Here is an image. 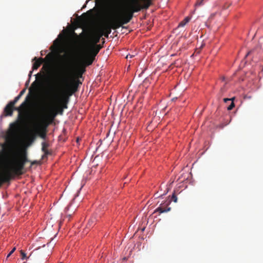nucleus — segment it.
Here are the masks:
<instances>
[{"mask_svg":"<svg viewBox=\"0 0 263 263\" xmlns=\"http://www.w3.org/2000/svg\"><path fill=\"white\" fill-rule=\"evenodd\" d=\"M61 41L58 39H56L54 40L53 42V45L57 49H58L60 45Z\"/></svg>","mask_w":263,"mask_h":263,"instance_id":"16","label":"nucleus"},{"mask_svg":"<svg viewBox=\"0 0 263 263\" xmlns=\"http://www.w3.org/2000/svg\"><path fill=\"white\" fill-rule=\"evenodd\" d=\"M74 200V199L73 200ZM73 202V201H72L70 203V204L67 206L66 209H65V212H66V214L69 216H70L72 214H73L75 212V211L76 210V208H74L72 209V211L70 212H69V211L70 210V209L71 208V206H72V202Z\"/></svg>","mask_w":263,"mask_h":263,"instance_id":"13","label":"nucleus"},{"mask_svg":"<svg viewBox=\"0 0 263 263\" xmlns=\"http://www.w3.org/2000/svg\"><path fill=\"white\" fill-rule=\"evenodd\" d=\"M102 36V34L99 32V31H97V32L92 34L90 37V44H98L100 42V39Z\"/></svg>","mask_w":263,"mask_h":263,"instance_id":"10","label":"nucleus"},{"mask_svg":"<svg viewBox=\"0 0 263 263\" xmlns=\"http://www.w3.org/2000/svg\"><path fill=\"white\" fill-rule=\"evenodd\" d=\"M29 161L26 151H21L17 158L13 161L11 169L0 173V187L3 183L9 181L14 175H22L26 163Z\"/></svg>","mask_w":263,"mask_h":263,"instance_id":"1","label":"nucleus"},{"mask_svg":"<svg viewBox=\"0 0 263 263\" xmlns=\"http://www.w3.org/2000/svg\"><path fill=\"white\" fill-rule=\"evenodd\" d=\"M134 57H135V55L128 54L126 55V59L128 60V59L133 58Z\"/></svg>","mask_w":263,"mask_h":263,"instance_id":"24","label":"nucleus"},{"mask_svg":"<svg viewBox=\"0 0 263 263\" xmlns=\"http://www.w3.org/2000/svg\"><path fill=\"white\" fill-rule=\"evenodd\" d=\"M28 97L18 107H15L13 105L9 102L5 107L4 113L5 116H11L14 110L18 111V119L22 124H25L27 123L28 114L26 108L28 106Z\"/></svg>","mask_w":263,"mask_h":263,"instance_id":"5","label":"nucleus"},{"mask_svg":"<svg viewBox=\"0 0 263 263\" xmlns=\"http://www.w3.org/2000/svg\"><path fill=\"white\" fill-rule=\"evenodd\" d=\"M204 0H198L195 4V7L200 6L203 5V2Z\"/></svg>","mask_w":263,"mask_h":263,"instance_id":"19","label":"nucleus"},{"mask_svg":"<svg viewBox=\"0 0 263 263\" xmlns=\"http://www.w3.org/2000/svg\"><path fill=\"white\" fill-rule=\"evenodd\" d=\"M21 98V95H18L17 97H16L12 101H10V102L11 103V104H12V105H13L14 106V105L16 103V102L19 100V99Z\"/></svg>","mask_w":263,"mask_h":263,"instance_id":"17","label":"nucleus"},{"mask_svg":"<svg viewBox=\"0 0 263 263\" xmlns=\"http://www.w3.org/2000/svg\"><path fill=\"white\" fill-rule=\"evenodd\" d=\"M101 48L102 46L98 44L89 45L87 54L84 59L83 62L85 65L83 66V67L79 69L78 72V77H81L82 76V74L85 72L86 66H89L92 63L95 57Z\"/></svg>","mask_w":263,"mask_h":263,"instance_id":"7","label":"nucleus"},{"mask_svg":"<svg viewBox=\"0 0 263 263\" xmlns=\"http://www.w3.org/2000/svg\"><path fill=\"white\" fill-rule=\"evenodd\" d=\"M235 104L233 102V101H231V104L228 107L227 109L229 110H232Z\"/></svg>","mask_w":263,"mask_h":263,"instance_id":"20","label":"nucleus"},{"mask_svg":"<svg viewBox=\"0 0 263 263\" xmlns=\"http://www.w3.org/2000/svg\"><path fill=\"white\" fill-rule=\"evenodd\" d=\"M168 201H170V202L173 201L174 202H177V197L175 194V193H174L171 197V199L169 200Z\"/></svg>","mask_w":263,"mask_h":263,"instance_id":"18","label":"nucleus"},{"mask_svg":"<svg viewBox=\"0 0 263 263\" xmlns=\"http://www.w3.org/2000/svg\"><path fill=\"white\" fill-rule=\"evenodd\" d=\"M234 99H235V98H232L231 99L224 98L223 99V101H224V102L227 103L228 101H233L234 100Z\"/></svg>","mask_w":263,"mask_h":263,"instance_id":"23","label":"nucleus"},{"mask_svg":"<svg viewBox=\"0 0 263 263\" xmlns=\"http://www.w3.org/2000/svg\"><path fill=\"white\" fill-rule=\"evenodd\" d=\"M129 2L123 14L126 18L125 23L130 21L135 12L143 9H147L151 5V0H129Z\"/></svg>","mask_w":263,"mask_h":263,"instance_id":"4","label":"nucleus"},{"mask_svg":"<svg viewBox=\"0 0 263 263\" xmlns=\"http://www.w3.org/2000/svg\"><path fill=\"white\" fill-rule=\"evenodd\" d=\"M126 18L123 14L119 17H115L110 20L107 23H104L101 28L99 30V32L106 37H108L109 34L111 32V29H117L122 26L125 23Z\"/></svg>","mask_w":263,"mask_h":263,"instance_id":"6","label":"nucleus"},{"mask_svg":"<svg viewBox=\"0 0 263 263\" xmlns=\"http://www.w3.org/2000/svg\"><path fill=\"white\" fill-rule=\"evenodd\" d=\"M57 116V112L51 110L48 114H46L37 124L35 132L31 133L28 137L27 140L30 143H32L36 138V135H39L42 139L46 138V130L49 124L51 123Z\"/></svg>","mask_w":263,"mask_h":263,"instance_id":"3","label":"nucleus"},{"mask_svg":"<svg viewBox=\"0 0 263 263\" xmlns=\"http://www.w3.org/2000/svg\"><path fill=\"white\" fill-rule=\"evenodd\" d=\"M25 89H23V90H22L20 92V94H19L18 95H21V97H22V95L24 94V93L25 92Z\"/></svg>","mask_w":263,"mask_h":263,"instance_id":"26","label":"nucleus"},{"mask_svg":"<svg viewBox=\"0 0 263 263\" xmlns=\"http://www.w3.org/2000/svg\"><path fill=\"white\" fill-rule=\"evenodd\" d=\"M20 253H21V256H22V259H27L26 255V254L25 253V252L23 250H21L20 251Z\"/></svg>","mask_w":263,"mask_h":263,"instance_id":"21","label":"nucleus"},{"mask_svg":"<svg viewBox=\"0 0 263 263\" xmlns=\"http://www.w3.org/2000/svg\"><path fill=\"white\" fill-rule=\"evenodd\" d=\"M49 145V144L47 142H43L42 143V151L44 153V155L45 156H47L50 154V153L47 149V147Z\"/></svg>","mask_w":263,"mask_h":263,"instance_id":"12","label":"nucleus"},{"mask_svg":"<svg viewBox=\"0 0 263 263\" xmlns=\"http://www.w3.org/2000/svg\"><path fill=\"white\" fill-rule=\"evenodd\" d=\"M36 163V161L31 162V165H34V164H35Z\"/></svg>","mask_w":263,"mask_h":263,"instance_id":"27","label":"nucleus"},{"mask_svg":"<svg viewBox=\"0 0 263 263\" xmlns=\"http://www.w3.org/2000/svg\"><path fill=\"white\" fill-rule=\"evenodd\" d=\"M32 71H30L29 74V77H31V76L32 74Z\"/></svg>","mask_w":263,"mask_h":263,"instance_id":"28","label":"nucleus"},{"mask_svg":"<svg viewBox=\"0 0 263 263\" xmlns=\"http://www.w3.org/2000/svg\"><path fill=\"white\" fill-rule=\"evenodd\" d=\"M96 219L95 217H91L88 221L87 226H86V229H90L91 228H92L96 223Z\"/></svg>","mask_w":263,"mask_h":263,"instance_id":"14","label":"nucleus"},{"mask_svg":"<svg viewBox=\"0 0 263 263\" xmlns=\"http://www.w3.org/2000/svg\"><path fill=\"white\" fill-rule=\"evenodd\" d=\"M88 2V0H87V1L86 2V3L87 4Z\"/></svg>","mask_w":263,"mask_h":263,"instance_id":"30","label":"nucleus"},{"mask_svg":"<svg viewBox=\"0 0 263 263\" xmlns=\"http://www.w3.org/2000/svg\"><path fill=\"white\" fill-rule=\"evenodd\" d=\"M191 20L189 16L186 17L183 21H182L178 25V27H184Z\"/></svg>","mask_w":263,"mask_h":263,"instance_id":"15","label":"nucleus"},{"mask_svg":"<svg viewBox=\"0 0 263 263\" xmlns=\"http://www.w3.org/2000/svg\"><path fill=\"white\" fill-rule=\"evenodd\" d=\"M15 248H13L10 252L8 254L7 258H8L15 251Z\"/></svg>","mask_w":263,"mask_h":263,"instance_id":"25","label":"nucleus"},{"mask_svg":"<svg viewBox=\"0 0 263 263\" xmlns=\"http://www.w3.org/2000/svg\"><path fill=\"white\" fill-rule=\"evenodd\" d=\"M45 58L48 60H51L53 58V54L51 53H48Z\"/></svg>","mask_w":263,"mask_h":263,"instance_id":"22","label":"nucleus"},{"mask_svg":"<svg viewBox=\"0 0 263 263\" xmlns=\"http://www.w3.org/2000/svg\"><path fill=\"white\" fill-rule=\"evenodd\" d=\"M85 6L86 5H85L84 6H83V8H84Z\"/></svg>","mask_w":263,"mask_h":263,"instance_id":"32","label":"nucleus"},{"mask_svg":"<svg viewBox=\"0 0 263 263\" xmlns=\"http://www.w3.org/2000/svg\"><path fill=\"white\" fill-rule=\"evenodd\" d=\"M251 52V51H249L246 55V56H248L249 54H250V53Z\"/></svg>","mask_w":263,"mask_h":263,"instance_id":"29","label":"nucleus"},{"mask_svg":"<svg viewBox=\"0 0 263 263\" xmlns=\"http://www.w3.org/2000/svg\"><path fill=\"white\" fill-rule=\"evenodd\" d=\"M71 72H70V71L68 70L66 73V74H64V77H62L61 79L62 81H60V83H59L58 85H57L54 88V92H56V94H57V92L61 89L62 86V88H64V90L62 92L61 95L63 94L66 90V85L69 84L72 80H74L76 81L77 85L78 86L79 81L76 80L75 78H72L71 77Z\"/></svg>","mask_w":263,"mask_h":263,"instance_id":"8","label":"nucleus"},{"mask_svg":"<svg viewBox=\"0 0 263 263\" xmlns=\"http://www.w3.org/2000/svg\"><path fill=\"white\" fill-rule=\"evenodd\" d=\"M33 60L35 61L33 64L32 69L33 70H36L38 69V68L41 66L42 63L43 62L44 59L42 58H40L38 59L36 57H35Z\"/></svg>","mask_w":263,"mask_h":263,"instance_id":"11","label":"nucleus"},{"mask_svg":"<svg viewBox=\"0 0 263 263\" xmlns=\"http://www.w3.org/2000/svg\"><path fill=\"white\" fill-rule=\"evenodd\" d=\"M73 34H74V35H77V34L76 33L74 32Z\"/></svg>","mask_w":263,"mask_h":263,"instance_id":"31","label":"nucleus"},{"mask_svg":"<svg viewBox=\"0 0 263 263\" xmlns=\"http://www.w3.org/2000/svg\"><path fill=\"white\" fill-rule=\"evenodd\" d=\"M77 89L78 85L76 81L72 80L69 84L66 85V90L58 98L57 103L54 106H50L47 110L46 114H48L51 110H53V111L57 112V115L58 113L62 114L63 109L67 108V104L68 102V97L77 91Z\"/></svg>","mask_w":263,"mask_h":263,"instance_id":"2","label":"nucleus"},{"mask_svg":"<svg viewBox=\"0 0 263 263\" xmlns=\"http://www.w3.org/2000/svg\"><path fill=\"white\" fill-rule=\"evenodd\" d=\"M170 203V201H167L161 203L160 206L155 210V212H158L160 214H161L171 211V208L170 207H168Z\"/></svg>","mask_w":263,"mask_h":263,"instance_id":"9","label":"nucleus"}]
</instances>
